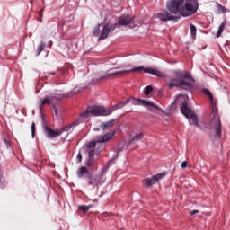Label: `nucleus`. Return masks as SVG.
I'll return each instance as SVG.
<instances>
[{"label":"nucleus","instance_id":"1","mask_svg":"<svg viewBox=\"0 0 230 230\" xmlns=\"http://www.w3.org/2000/svg\"><path fill=\"white\" fill-rule=\"evenodd\" d=\"M168 11H163L157 13V18L164 22L168 21H178L179 17H191L199 10L198 0H168L166 4Z\"/></svg>","mask_w":230,"mask_h":230},{"label":"nucleus","instance_id":"2","mask_svg":"<svg viewBox=\"0 0 230 230\" xmlns=\"http://www.w3.org/2000/svg\"><path fill=\"white\" fill-rule=\"evenodd\" d=\"M116 69H119V67H113L108 70V72L100 77L99 80H106V78H109L111 76H119V75H128V73H141V71H144V73H147L148 75H154L155 76H158V78H163L164 76V74L155 68H144L143 66L135 67L131 70H120L116 71Z\"/></svg>","mask_w":230,"mask_h":230},{"label":"nucleus","instance_id":"3","mask_svg":"<svg viewBox=\"0 0 230 230\" xmlns=\"http://www.w3.org/2000/svg\"><path fill=\"white\" fill-rule=\"evenodd\" d=\"M125 105H128L125 102H119L114 107H111L108 110L102 106H89L86 111L81 113V118H89V114L93 116H111L114 111L118 109H123Z\"/></svg>","mask_w":230,"mask_h":230},{"label":"nucleus","instance_id":"4","mask_svg":"<svg viewBox=\"0 0 230 230\" xmlns=\"http://www.w3.org/2000/svg\"><path fill=\"white\" fill-rule=\"evenodd\" d=\"M174 75L176 76V78L171 79L168 83V87L170 89H173V87H182V85L184 87H187L188 89H191V87H193V84L190 83L195 82V79L193 78V76H191V74L188 72L176 71L174 73ZM185 80H189L190 82Z\"/></svg>","mask_w":230,"mask_h":230},{"label":"nucleus","instance_id":"5","mask_svg":"<svg viewBox=\"0 0 230 230\" xmlns=\"http://www.w3.org/2000/svg\"><path fill=\"white\" fill-rule=\"evenodd\" d=\"M209 128L214 131L217 137H222V121L220 120V115H218L217 108L212 109Z\"/></svg>","mask_w":230,"mask_h":230},{"label":"nucleus","instance_id":"6","mask_svg":"<svg viewBox=\"0 0 230 230\" xmlns=\"http://www.w3.org/2000/svg\"><path fill=\"white\" fill-rule=\"evenodd\" d=\"M181 111L185 115V118H188L190 125H195L199 127V120L197 119V115L195 112L191 111V109L188 108V100L184 99L181 104Z\"/></svg>","mask_w":230,"mask_h":230},{"label":"nucleus","instance_id":"7","mask_svg":"<svg viewBox=\"0 0 230 230\" xmlns=\"http://www.w3.org/2000/svg\"><path fill=\"white\" fill-rule=\"evenodd\" d=\"M126 103H131L132 105H143V107H153V109H156V111H159V106L154 104L153 102L135 97H128L126 100Z\"/></svg>","mask_w":230,"mask_h":230},{"label":"nucleus","instance_id":"8","mask_svg":"<svg viewBox=\"0 0 230 230\" xmlns=\"http://www.w3.org/2000/svg\"><path fill=\"white\" fill-rule=\"evenodd\" d=\"M166 177V172L157 173L151 178H146L143 180L144 186L146 188H150V186H154V184H157L161 181V179H164Z\"/></svg>","mask_w":230,"mask_h":230},{"label":"nucleus","instance_id":"9","mask_svg":"<svg viewBox=\"0 0 230 230\" xmlns=\"http://www.w3.org/2000/svg\"><path fill=\"white\" fill-rule=\"evenodd\" d=\"M114 30V25L111 23L104 24L102 30L101 31V35L99 37V40H105L109 37V33Z\"/></svg>","mask_w":230,"mask_h":230},{"label":"nucleus","instance_id":"10","mask_svg":"<svg viewBox=\"0 0 230 230\" xmlns=\"http://www.w3.org/2000/svg\"><path fill=\"white\" fill-rule=\"evenodd\" d=\"M115 135L116 132L111 131L103 136L96 137V143H107V141H111V139H112V137H114Z\"/></svg>","mask_w":230,"mask_h":230},{"label":"nucleus","instance_id":"11","mask_svg":"<svg viewBox=\"0 0 230 230\" xmlns=\"http://www.w3.org/2000/svg\"><path fill=\"white\" fill-rule=\"evenodd\" d=\"M133 22V17H131L130 15H125L119 18V24H120V26H127L128 24H132Z\"/></svg>","mask_w":230,"mask_h":230},{"label":"nucleus","instance_id":"12","mask_svg":"<svg viewBox=\"0 0 230 230\" xmlns=\"http://www.w3.org/2000/svg\"><path fill=\"white\" fill-rule=\"evenodd\" d=\"M45 132L49 137H58V136H60L59 130L51 129L48 126L45 127Z\"/></svg>","mask_w":230,"mask_h":230},{"label":"nucleus","instance_id":"13","mask_svg":"<svg viewBox=\"0 0 230 230\" xmlns=\"http://www.w3.org/2000/svg\"><path fill=\"white\" fill-rule=\"evenodd\" d=\"M58 102V98L57 97H50L49 99H44L41 100V104H40V111H42V107H44V105H51L52 102Z\"/></svg>","mask_w":230,"mask_h":230},{"label":"nucleus","instance_id":"14","mask_svg":"<svg viewBox=\"0 0 230 230\" xmlns=\"http://www.w3.org/2000/svg\"><path fill=\"white\" fill-rule=\"evenodd\" d=\"M86 173H89V170L87 169V167L82 166L77 171V177L79 179H82V177H84V175H86Z\"/></svg>","mask_w":230,"mask_h":230},{"label":"nucleus","instance_id":"15","mask_svg":"<svg viewBox=\"0 0 230 230\" xmlns=\"http://www.w3.org/2000/svg\"><path fill=\"white\" fill-rule=\"evenodd\" d=\"M145 135L143 133H138L133 138H131L128 142V145H132V143H136L137 141H141Z\"/></svg>","mask_w":230,"mask_h":230},{"label":"nucleus","instance_id":"16","mask_svg":"<svg viewBox=\"0 0 230 230\" xmlns=\"http://www.w3.org/2000/svg\"><path fill=\"white\" fill-rule=\"evenodd\" d=\"M102 24H98L93 31V37H100L102 35V30H100Z\"/></svg>","mask_w":230,"mask_h":230},{"label":"nucleus","instance_id":"17","mask_svg":"<svg viewBox=\"0 0 230 230\" xmlns=\"http://www.w3.org/2000/svg\"><path fill=\"white\" fill-rule=\"evenodd\" d=\"M71 128H73V124H70V125H67V126H65V127L61 128L60 129H58L59 130V136H62L63 132H70Z\"/></svg>","mask_w":230,"mask_h":230},{"label":"nucleus","instance_id":"18","mask_svg":"<svg viewBox=\"0 0 230 230\" xmlns=\"http://www.w3.org/2000/svg\"><path fill=\"white\" fill-rule=\"evenodd\" d=\"M91 208H93V205H81L79 206L78 209L79 211H83V213H87V211H89V209H91Z\"/></svg>","mask_w":230,"mask_h":230},{"label":"nucleus","instance_id":"19","mask_svg":"<svg viewBox=\"0 0 230 230\" xmlns=\"http://www.w3.org/2000/svg\"><path fill=\"white\" fill-rule=\"evenodd\" d=\"M225 28H226V22H222L217 30V39L222 36V33H223Z\"/></svg>","mask_w":230,"mask_h":230},{"label":"nucleus","instance_id":"20","mask_svg":"<svg viewBox=\"0 0 230 230\" xmlns=\"http://www.w3.org/2000/svg\"><path fill=\"white\" fill-rule=\"evenodd\" d=\"M203 94H205L206 96H208L213 105V93H211V92L208 89H203L202 90Z\"/></svg>","mask_w":230,"mask_h":230},{"label":"nucleus","instance_id":"21","mask_svg":"<svg viewBox=\"0 0 230 230\" xmlns=\"http://www.w3.org/2000/svg\"><path fill=\"white\" fill-rule=\"evenodd\" d=\"M190 35L193 39L197 37V27L194 24H190Z\"/></svg>","mask_w":230,"mask_h":230},{"label":"nucleus","instance_id":"22","mask_svg":"<svg viewBox=\"0 0 230 230\" xmlns=\"http://www.w3.org/2000/svg\"><path fill=\"white\" fill-rule=\"evenodd\" d=\"M111 127H114V120H110L109 122L104 123L102 130H107V128H111Z\"/></svg>","mask_w":230,"mask_h":230},{"label":"nucleus","instance_id":"23","mask_svg":"<svg viewBox=\"0 0 230 230\" xmlns=\"http://www.w3.org/2000/svg\"><path fill=\"white\" fill-rule=\"evenodd\" d=\"M85 166H88V168H93V166H94V158L88 157L86 160Z\"/></svg>","mask_w":230,"mask_h":230},{"label":"nucleus","instance_id":"24","mask_svg":"<svg viewBox=\"0 0 230 230\" xmlns=\"http://www.w3.org/2000/svg\"><path fill=\"white\" fill-rule=\"evenodd\" d=\"M46 48V43L44 42H40V44L38 46V49H37V55H40V53H42V51H44V49Z\"/></svg>","mask_w":230,"mask_h":230},{"label":"nucleus","instance_id":"25","mask_svg":"<svg viewBox=\"0 0 230 230\" xmlns=\"http://www.w3.org/2000/svg\"><path fill=\"white\" fill-rule=\"evenodd\" d=\"M152 91H154V88H152L151 85L146 86V87L145 88L144 94H145L146 96H148L149 94L152 93Z\"/></svg>","mask_w":230,"mask_h":230},{"label":"nucleus","instance_id":"26","mask_svg":"<svg viewBox=\"0 0 230 230\" xmlns=\"http://www.w3.org/2000/svg\"><path fill=\"white\" fill-rule=\"evenodd\" d=\"M87 148H96V141H90L89 143L85 144Z\"/></svg>","mask_w":230,"mask_h":230},{"label":"nucleus","instance_id":"27","mask_svg":"<svg viewBox=\"0 0 230 230\" xmlns=\"http://www.w3.org/2000/svg\"><path fill=\"white\" fill-rule=\"evenodd\" d=\"M95 154H96V151L94 149H90L88 151V157L94 158Z\"/></svg>","mask_w":230,"mask_h":230},{"label":"nucleus","instance_id":"28","mask_svg":"<svg viewBox=\"0 0 230 230\" xmlns=\"http://www.w3.org/2000/svg\"><path fill=\"white\" fill-rule=\"evenodd\" d=\"M217 6L218 12H220L221 13H225L226 8H224V6H222V4H217Z\"/></svg>","mask_w":230,"mask_h":230},{"label":"nucleus","instance_id":"29","mask_svg":"<svg viewBox=\"0 0 230 230\" xmlns=\"http://www.w3.org/2000/svg\"><path fill=\"white\" fill-rule=\"evenodd\" d=\"M31 136L32 137H35V122L31 125Z\"/></svg>","mask_w":230,"mask_h":230},{"label":"nucleus","instance_id":"30","mask_svg":"<svg viewBox=\"0 0 230 230\" xmlns=\"http://www.w3.org/2000/svg\"><path fill=\"white\" fill-rule=\"evenodd\" d=\"M199 213H200V211L195 209V210H191V211L190 212V217H193V215H197V214H199Z\"/></svg>","mask_w":230,"mask_h":230},{"label":"nucleus","instance_id":"31","mask_svg":"<svg viewBox=\"0 0 230 230\" xmlns=\"http://www.w3.org/2000/svg\"><path fill=\"white\" fill-rule=\"evenodd\" d=\"M3 182V168L0 165V184Z\"/></svg>","mask_w":230,"mask_h":230},{"label":"nucleus","instance_id":"32","mask_svg":"<svg viewBox=\"0 0 230 230\" xmlns=\"http://www.w3.org/2000/svg\"><path fill=\"white\" fill-rule=\"evenodd\" d=\"M181 168H188V162L187 161H183L182 163H181Z\"/></svg>","mask_w":230,"mask_h":230},{"label":"nucleus","instance_id":"33","mask_svg":"<svg viewBox=\"0 0 230 230\" xmlns=\"http://www.w3.org/2000/svg\"><path fill=\"white\" fill-rule=\"evenodd\" d=\"M52 107H53L54 114H55L56 116H58V110L57 109V106L52 105Z\"/></svg>","mask_w":230,"mask_h":230},{"label":"nucleus","instance_id":"34","mask_svg":"<svg viewBox=\"0 0 230 230\" xmlns=\"http://www.w3.org/2000/svg\"><path fill=\"white\" fill-rule=\"evenodd\" d=\"M77 159H78V162H79V163H82V153H79V154L77 155Z\"/></svg>","mask_w":230,"mask_h":230},{"label":"nucleus","instance_id":"35","mask_svg":"<svg viewBox=\"0 0 230 230\" xmlns=\"http://www.w3.org/2000/svg\"><path fill=\"white\" fill-rule=\"evenodd\" d=\"M109 170V165H106L102 168V172L105 173Z\"/></svg>","mask_w":230,"mask_h":230},{"label":"nucleus","instance_id":"36","mask_svg":"<svg viewBox=\"0 0 230 230\" xmlns=\"http://www.w3.org/2000/svg\"><path fill=\"white\" fill-rule=\"evenodd\" d=\"M109 170V165H106L102 168V172L105 173Z\"/></svg>","mask_w":230,"mask_h":230},{"label":"nucleus","instance_id":"37","mask_svg":"<svg viewBox=\"0 0 230 230\" xmlns=\"http://www.w3.org/2000/svg\"><path fill=\"white\" fill-rule=\"evenodd\" d=\"M4 141L7 145V148H8L10 146V142L6 140V138H4Z\"/></svg>","mask_w":230,"mask_h":230},{"label":"nucleus","instance_id":"38","mask_svg":"<svg viewBox=\"0 0 230 230\" xmlns=\"http://www.w3.org/2000/svg\"><path fill=\"white\" fill-rule=\"evenodd\" d=\"M89 184H90L91 186H93V181H89Z\"/></svg>","mask_w":230,"mask_h":230},{"label":"nucleus","instance_id":"39","mask_svg":"<svg viewBox=\"0 0 230 230\" xmlns=\"http://www.w3.org/2000/svg\"><path fill=\"white\" fill-rule=\"evenodd\" d=\"M51 75H57V73L53 72V73H51Z\"/></svg>","mask_w":230,"mask_h":230},{"label":"nucleus","instance_id":"40","mask_svg":"<svg viewBox=\"0 0 230 230\" xmlns=\"http://www.w3.org/2000/svg\"><path fill=\"white\" fill-rule=\"evenodd\" d=\"M88 180L91 181V176H88Z\"/></svg>","mask_w":230,"mask_h":230}]
</instances>
